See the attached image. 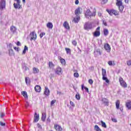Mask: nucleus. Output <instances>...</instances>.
<instances>
[{"instance_id": "obj_1", "label": "nucleus", "mask_w": 131, "mask_h": 131, "mask_svg": "<svg viewBox=\"0 0 131 131\" xmlns=\"http://www.w3.org/2000/svg\"><path fill=\"white\" fill-rule=\"evenodd\" d=\"M116 6L118 7L119 12L122 13L123 12V9H124V6L122 5V0H116Z\"/></svg>"}, {"instance_id": "obj_2", "label": "nucleus", "mask_w": 131, "mask_h": 131, "mask_svg": "<svg viewBox=\"0 0 131 131\" xmlns=\"http://www.w3.org/2000/svg\"><path fill=\"white\" fill-rule=\"evenodd\" d=\"M85 16L87 19H91L92 17H95V16H96V12L92 13L91 10L88 9L85 14Z\"/></svg>"}, {"instance_id": "obj_3", "label": "nucleus", "mask_w": 131, "mask_h": 131, "mask_svg": "<svg viewBox=\"0 0 131 131\" xmlns=\"http://www.w3.org/2000/svg\"><path fill=\"white\" fill-rule=\"evenodd\" d=\"M83 28L84 30H87L88 31L91 30V29H93V23L90 21L85 23Z\"/></svg>"}, {"instance_id": "obj_4", "label": "nucleus", "mask_w": 131, "mask_h": 131, "mask_svg": "<svg viewBox=\"0 0 131 131\" xmlns=\"http://www.w3.org/2000/svg\"><path fill=\"white\" fill-rule=\"evenodd\" d=\"M102 75L103 80H105L106 83H109V80L107 78V73L106 72V70L102 69Z\"/></svg>"}, {"instance_id": "obj_5", "label": "nucleus", "mask_w": 131, "mask_h": 131, "mask_svg": "<svg viewBox=\"0 0 131 131\" xmlns=\"http://www.w3.org/2000/svg\"><path fill=\"white\" fill-rule=\"evenodd\" d=\"M106 11L107 13H108L109 15L111 16H112L113 15H115V16H117L118 15L119 12L118 11L115 10H109V9H106Z\"/></svg>"}, {"instance_id": "obj_6", "label": "nucleus", "mask_w": 131, "mask_h": 131, "mask_svg": "<svg viewBox=\"0 0 131 131\" xmlns=\"http://www.w3.org/2000/svg\"><path fill=\"white\" fill-rule=\"evenodd\" d=\"M119 82L121 86H122V88H127V84H126V82H125V81L123 80V78H122V77H120Z\"/></svg>"}, {"instance_id": "obj_7", "label": "nucleus", "mask_w": 131, "mask_h": 131, "mask_svg": "<svg viewBox=\"0 0 131 131\" xmlns=\"http://www.w3.org/2000/svg\"><path fill=\"white\" fill-rule=\"evenodd\" d=\"M100 35H101V32H100V27H98L94 32L93 36L95 37H98Z\"/></svg>"}, {"instance_id": "obj_8", "label": "nucleus", "mask_w": 131, "mask_h": 131, "mask_svg": "<svg viewBox=\"0 0 131 131\" xmlns=\"http://www.w3.org/2000/svg\"><path fill=\"white\" fill-rule=\"evenodd\" d=\"M30 36L31 37L30 40H35L36 39V33L35 31L32 32L30 34Z\"/></svg>"}, {"instance_id": "obj_9", "label": "nucleus", "mask_w": 131, "mask_h": 131, "mask_svg": "<svg viewBox=\"0 0 131 131\" xmlns=\"http://www.w3.org/2000/svg\"><path fill=\"white\" fill-rule=\"evenodd\" d=\"M6 8V0H0V10L2 11Z\"/></svg>"}, {"instance_id": "obj_10", "label": "nucleus", "mask_w": 131, "mask_h": 131, "mask_svg": "<svg viewBox=\"0 0 131 131\" xmlns=\"http://www.w3.org/2000/svg\"><path fill=\"white\" fill-rule=\"evenodd\" d=\"M55 73L58 75H61L62 73H63V72L62 71V68L60 67H57L56 69Z\"/></svg>"}, {"instance_id": "obj_11", "label": "nucleus", "mask_w": 131, "mask_h": 131, "mask_svg": "<svg viewBox=\"0 0 131 131\" xmlns=\"http://www.w3.org/2000/svg\"><path fill=\"white\" fill-rule=\"evenodd\" d=\"M102 53H101V50L100 49H96L94 51V56L95 57H98V56H101Z\"/></svg>"}, {"instance_id": "obj_12", "label": "nucleus", "mask_w": 131, "mask_h": 131, "mask_svg": "<svg viewBox=\"0 0 131 131\" xmlns=\"http://www.w3.org/2000/svg\"><path fill=\"white\" fill-rule=\"evenodd\" d=\"M39 120V115L37 113H35L34 118V122H37Z\"/></svg>"}, {"instance_id": "obj_13", "label": "nucleus", "mask_w": 131, "mask_h": 131, "mask_svg": "<svg viewBox=\"0 0 131 131\" xmlns=\"http://www.w3.org/2000/svg\"><path fill=\"white\" fill-rule=\"evenodd\" d=\"M54 128L56 130L58 131H62L63 129H62V127L58 124L54 125Z\"/></svg>"}, {"instance_id": "obj_14", "label": "nucleus", "mask_w": 131, "mask_h": 131, "mask_svg": "<svg viewBox=\"0 0 131 131\" xmlns=\"http://www.w3.org/2000/svg\"><path fill=\"white\" fill-rule=\"evenodd\" d=\"M101 101L103 102V104L106 105V106H108V105H109V100H108L106 98H103Z\"/></svg>"}, {"instance_id": "obj_15", "label": "nucleus", "mask_w": 131, "mask_h": 131, "mask_svg": "<svg viewBox=\"0 0 131 131\" xmlns=\"http://www.w3.org/2000/svg\"><path fill=\"white\" fill-rule=\"evenodd\" d=\"M34 90L35 92H37V93H40V92L41 91V87L38 85H37L35 86Z\"/></svg>"}, {"instance_id": "obj_16", "label": "nucleus", "mask_w": 131, "mask_h": 131, "mask_svg": "<svg viewBox=\"0 0 131 131\" xmlns=\"http://www.w3.org/2000/svg\"><path fill=\"white\" fill-rule=\"evenodd\" d=\"M80 20V16L79 15H76V17H75L74 18L73 21L75 23H78Z\"/></svg>"}, {"instance_id": "obj_17", "label": "nucleus", "mask_w": 131, "mask_h": 131, "mask_svg": "<svg viewBox=\"0 0 131 131\" xmlns=\"http://www.w3.org/2000/svg\"><path fill=\"white\" fill-rule=\"evenodd\" d=\"M81 13L80 12V8H77L75 11V15L76 16H79Z\"/></svg>"}, {"instance_id": "obj_18", "label": "nucleus", "mask_w": 131, "mask_h": 131, "mask_svg": "<svg viewBox=\"0 0 131 131\" xmlns=\"http://www.w3.org/2000/svg\"><path fill=\"white\" fill-rule=\"evenodd\" d=\"M63 26L66 29H70V27H69V24L67 21H64L63 23Z\"/></svg>"}, {"instance_id": "obj_19", "label": "nucleus", "mask_w": 131, "mask_h": 131, "mask_svg": "<svg viewBox=\"0 0 131 131\" xmlns=\"http://www.w3.org/2000/svg\"><path fill=\"white\" fill-rule=\"evenodd\" d=\"M22 68L24 70V71H27V70L29 69L28 67H26V64L25 63V62L22 63Z\"/></svg>"}, {"instance_id": "obj_20", "label": "nucleus", "mask_w": 131, "mask_h": 131, "mask_svg": "<svg viewBox=\"0 0 131 131\" xmlns=\"http://www.w3.org/2000/svg\"><path fill=\"white\" fill-rule=\"evenodd\" d=\"M104 49L106 50V51H110V50H111V47H110L109 43L104 45Z\"/></svg>"}, {"instance_id": "obj_21", "label": "nucleus", "mask_w": 131, "mask_h": 131, "mask_svg": "<svg viewBox=\"0 0 131 131\" xmlns=\"http://www.w3.org/2000/svg\"><path fill=\"white\" fill-rule=\"evenodd\" d=\"M47 28H49V29H53V23L49 22L47 24Z\"/></svg>"}, {"instance_id": "obj_22", "label": "nucleus", "mask_w": 131, "mask_h": 131, "mask_svg": "<svg viewBox=\"0 0 131 131\" xmlns=\"http://www.w3.org/2000/svg\"><path fill=\"white\" fill-rule=\"evenodd\" d=\"M46 118H47V115L46 114V113H43L42 114L41 120L43 122H45V121H46Z\"/></svg>"}, {"instance_id": "obj_23", "label": "nucleus", "mask_w": 131, "mask_h": 131, "mask_svg": "<svg viewBox=\"0 0 131 131\" xmlns=\"http://www.w3.org/2000/svg\"><path fill=\"white\" fill-rule=\"evenodd\" d=\"M45 95L46 96H49L50 95V90L47 87L45 88V91L44 92Z\"/></svg>"}, {"instance_id": "obj_24", "label": "nucleus", "mask_w": 131, "mask_h": 131, "mask_svg": "<svg viewBox=\"0 0 131 131\" xmlns=\"http://www.w3.org/2000/svg\"><path fill=\"white\" fill-rule=\"evenodd\" d=\"M103 34L105 36H107V35H108V34H109V31L108 30V29H104V30H103Z\"/></svg>"}, {"instance_id": "obj_25", "label": "nucleus", "mask_w": 131, "mask_h": 131, "mask_svg": "<svg viewBox=\"0 0 131 131\" xmlns=\"http://www.w3.org/2000/svg\"><path fill=\"white\" fill-rule=\"evenodd\" d=\"M21 94L23 95V96H24V98H25V99H28V96L27 95V92H25V91H23L21 92Z\"/></svg>"}, {"instance_id": "obj_26", "label": "nucleus", "mask_w": 131, "mask_h": 131, "mask_svg": "<svg viewBox=\"0 0 131 131\" xmlns=\"http://www.w3.org/2000/svg\"><path fill=\"white\" fill-rule=\"evenodd\" d=\"M120 105V101L117 100L116 102V107L117 109H119Z\"/></svg>"}, {"instance_id": "obj_27", "label": "nucleus", "mask_w": 131, "mask_h": 131, "mask_svg": "<svg viewBox=\"0 0 131 131\" xmlns=\"http://www.w3.org/2000/svg\"><path fill=\"white\" fill-rule=\"evenodd\" d=\"M94 129L96 131H102V130L101 129V128H100V127H99V126H98V125H95Z\"/></svg>"}, {"instance_id": "obj_28", "label": "nucleus", "mask_w": 131, "mask_h": 131, "mask_svg": "<svg viewBox=\"0 0 131 131\" xmlns=\"http://www.w3.org/2000/svg\"><path fill=\"white\" fill-rule=\"evenodd\" d=\"M25 81L26 83H27V84H30L31 81H30V79L28 77H26L25 78Z\"/></svg>"}, {"instance_id": "obj_29", "label": "nucleus", "mask_w": 131, "mask_h": 131, "mask_svg": "<svg viewBox=\"0 0 131 131\" xmlns=\"http://www.w3.org/2000/svg\"><path fill=\"white\" fill-rule=\"evenodd\" d=\"M101 126L104 127V128H107V125H106V123L104 122L103 121H101Z\"/></svg>"}, {"instance_id": "obj_30", "label": "nucleus", "mask_w": 131, "mask_h": 131, "mask_svg": "<svg viewBox=\"0 0 131 131\" xmlns=\"http://www.w3.org/2000/svg\"><path fill=\"white\" fill-rule=\"evenodd\" d=\"M10 30L12 32L15 33V32H16V27L14 26H11L10 28Z\"/></svg>"}, {"instance_id": "obj_31", "label": "nucleus", "mask_w": 131, "mask_h": 131, "mask_svg": "<svg viewBox=\"0 0 131 131\" xmlns=\"http://www.w3.org/2000/svg\"><path fill=\"white\" fill-rule=\"evenodd\" d=\"M26 51H28V47H27V46H25L24 49L23 51V55H25V54H26Z\"/></svg>"}, {"instance_id": "obj_32", "label": "nucleus", "mask_w": 131, "mask_h": 131, "mask_svg": "<svg viewBox=\"0 0 131 131\" xmlns=\"http://www.w3.org/2000/svg\"><path fill=\"white\" fill-rule=\"evenodd\" d=\"M9 56H14V52L13 49H9Z\"/></svg>"}, {"instance_id": "obj_33", "label": "nucleus", "mask_w": 131, "mask_h": 131, "mask_svg": "<svg viewBox=\"0 0 131 131\" xmlns=\"http://www.w3.org/2000/svg\"><path fill=\"white\" fill-rule=\"evenodd\" d=\"M55 66V65L54 64V63H53V62L52 61H50L49 62V67L50 68L52 69Z\"/></svg>"}, {"instance_id": "obj_34", "label": "nucleus", "mask_w": 131, "mask_h": 131, "mask_svg": "<svg viewBox=\"0 0 131 131\" xmlns=\"http://www.w3.org/2000/svg\"><path fill=\"white\" fill-rule=\"evenodd\" d=\"M126 107L128 109H130L131 108V101L126 103Z\"/></svg>"}, {"instance_id": "obj_35", "label": "nucleus", "mask_w": 131, "mask_h": 131, "mask_svg": "<svg viewBox=\"0 0 131 131\" xmlns=\"http://www.w3.org/2000/svg\"><path fill=\"white\" fill-rule=\"evenodd\" d=\"M107 63H108V65H110V66H112V65H115V62L112 60L108 61Z\"/></svg>"}, {"instance_id": "obj_36", "label": "nucleus", "mask_w": 131, "mask_h": 131, "mask_svg": "<svg viewBox=\"0 0 131 131\" xmlns=\"http://www.w3.org/2000/svg\"><path fill=\"white\" fill-rule=\"evenodd\" d=\"M38 71H39L38 69H37L36 68H34V69H33V73H34L35 74H36V73H38Z\"/></svg>"}, {"instance_id": "obj_37", "label": "nucleus", "mask_w": 131, "mask_h": 131, "mask_svg": "<svg viewBox=\"0 0 131 131\" xmlns=\"http://www.w3.org/2000/svg\"><path fill=\"white\" fill-rule=\"evenodd\" d=\"M75 98L77 99V100H80V95H79V93H77L76 94Z\"/></svg>"}, {"instance_id": "obj_38", "label": "nucleus", "mask_w": 131, "mask_h": 131, "mask_svg": "<svg viewBox=\"0 0 131 131\" xmlns=\"http://www.w3.org/2000/svg\"><path fill=\"white\" fill-rule=\"evenodd\" d=\"M65 50L67 52V54H71V50L70 49L66 48Z\"/></svg>"}, {"instance_id": "obj_39", "label": "nucleus", "mask_w": 131, "mask_h": 131, "mask_svg": "<svg viewBox=\"0 0 131 131\" xmlns=\"http://www.w3.org/2000/svg\"><path fill=\"white\" fill-rule=\"evenodd\" d=\"M8 49H10V50L12 49V48H13V46L12 43H9L8 45H7Z\"/></svg>"}, {"instance_id": "obj_40", "label": "nucleus", "mask_w": 131, "mask_h": 131, "mask_svg": "<svg viewBox=\"0 0 131 131\" xmlns=\"http://www.w3.org/2000/svg\"><path fill=\"white\" fill-rule=\"evenodd\" d=\"M74 77H76L77 78L79 77V74L78 73H74Z\"/></svg>"}, {"instance_id": "obj_41", "label": "nucleus", "mask_w": 131, "mask_h": 131, "mask_svg": "<svg viewBox=\"0 0 131 131\" xmlns=\"http://www.w3.org/2000/svg\"><path fill=\"white\" fill-rule=\"evenodd\" d=\"M60 63H61V64H65V59H64L63 58H61L60 59Z\"/></svg>"}, {"instance_id": "obj_42", "label": "nucleus", "mask_w": 131, "mask_h": 131, "mask_svg": "<svg viewBox=\"0 0 131 131\" xmlns=\"http://www.w3.org/2000/svg\"><path fill=\"white\" fill-rule=\"evenodd\" d=\"M72 45H73V46H74L75 47H76V46L77 45V42L76 40H73L72 41Z\"/></svg>"}, {"instance_id": "obj_43", "label": "nucleus", "mask_w": 131, "mask_h": 131, "mask_svg": "<svg viewBox=\"0 0 131 131\" xmlns=\"http://www.w3.org/2000/svg\"><path fill=\"white\" fill-rule=\"evenodd\" d=\"M17 9H22V5H20V3L17 4Z\"/></svg>"}, {"instance_id": "obj_44", "label": "nucleus", "mask_w": 131, "mask_h": 131, "mask_svg": "<svg viewBox=\"0 0 131 131\" xmlns=\"http://www.w3.org/2000/svg\"><path fill=\"white\" fill-rule=\"evenodd\" d=\"M43 35H46V33H45V32H42L40 34V38H42V37L43 36Z\"/></svg>"}, {"instance_id": "obj_45", "label": "nucleus", "mask_w": 131, "mask_h": 131, "mask_svg": "<svg viewBox=\"0 0 131 131\" xmlns=\"http://www.w3.org/2000/svg\"><path fill=\"white\" fill-rule=\"evenodd\" d=\"M70 104L72 107H75V104H74V103H73V102L71 101Z\"/></svg>"}, {"instance_id": "obj_46", "label": "nucleus", "mask_w": 131, "mask_h": 131, "mask_svg": "<svg viewBox=\"0 0 131 131\" xmlns=\"http://www.w3.org/2000/svg\"><path fill=\"white\" fill-rule=\"evenodd\" d=\"M93 82L94 81H93L92 79L89 80V83H90V84H93Z\"/></svg>"}, {"instance_id": "obj_47", "label": "nucleus", "mask_w": 131, "mask_h": 131, "mask_svg": "<svg viewBox=\"0 0 131 131\" xmlns=\"http://www.w3.org/2000/svg\"><path fill=\"white\" fill-rule=\"evenodd\" d=\"M56 103V100H52L51 102V106H53Z\"/></svg>"}, {"instance_id": "obj_48", "label": "nucleus", "mask_w": 131, "mask_h": 131, "mask_svg": "<svg viewBox=\"0 0 131 131\" xmlns=\"http://www.w3.org/2000/svg\"><path fill=\"white\" fill-rule=\"evenodd\" d=\"M89 70H91V71H93V70H95V68L94 67H90Z\"/></svg>"}, {"instance_id": "obj_49", "label": "nucleus", "mask_w": 131, "mask_h": 131, "mask_svg": "<svg viewBox=\"0 0 131 131\" xmlns=\"http://www.w3.org/2000/svg\"><path fill=\"white\" fill-rule=\"evenodd\" d=\"M0 125H1V126H6V123L0 122Z\"/></svg>"}, {"instance_id": "obj_50", "label": "nucleus", "mask_w": 131, "mask_h": 131, "mask_svg": "<svg viewBox=\"0 0 131 131\" xmlns=\"http://www.w3.org/2000/svg\"><path fill=\"white\" fill-rule=\"evenodd\" d=\"M127 65H128V66H131V60L127 61Z\"/></svg>"}, {"instance_id": "obj_51", "label": "nucleus", "mask_w": 131, "mask_h": 131, "mask_svg": "<svg viewBox=\"0 0 131 131\" xmlns=\"http://www.w3.org/2000/svg\"><path fill=\"white\" fill-rule=\"evenodd\" d=\"M5 115H6V114H5L4 113H1V118H3L4 117V116H5Z\"/></svg>"}, {"instance_id": "obj_52", "label": "nucleus", "mask_w": 131, "mask_h": 131, "mask_svg": "<svg viewBox=\"0 0 131 131\" xmlns=\"http://www.w3.org/2000/svg\"><path fill=\"white\" fill-rule=\"evenodd\" d=\"M47 123H50L51 122V119H50V117H48L47 119Z\"/></svg>"}, {"instance_id": "obj_53", "label": "nucleus", "mask_w": 131, "mask_h": 131, "mask_svg": "<svg viewBox=\"0 0 131 131\" xmlns=\"http://www.w3.org/2000/svg\"><path fill=\"white\" fill-rule=\"evenodd\" d=\"M102 23L104 26H107V23L105 20H103Z\"/></svg>"}, {"instance_id": "obj_54", "label": "nucleus", "mask_w": 131, "mask_h": 131, "mask_svg": "<svg viewBox=\"0 0 131 131\" xmlns=\"http://www.w3.org/2000/svg\"><path fill=\"white\" fill-rule=\"evenodd\" d=\"M112 121H113L114 122H117V120L116 118H113Z\"/></svg>"}, {"instance_id": "obj_55", "label": "nucleus", "mask_w": 131, "mask_h": 131, "mask_svg": "<svg viewBox=\"0 0 131 131\" xmlns=\"http://www.w3.org/2000/svg\"><path fill=\"white\" fill-rule=\"evenodd\" d=\"M84 88L85 90L86 91V92L87 93H89V88H86V87H84Z\"/></svg>"}, {"instance_id": "obj_56", "label": "nucleus", "mask_w": 131, "mask_h": 131, "mask_svg": "<svg viewBox=\"0 0 131 131\" xmlns=\"http://www.w3.org/2000/svg\"><path fill=\"white\" fill-rule=\"evenodd\" d=\"M75 4V5H78V4H79V1L78 0H76Z\"/></svg>"}, {"instance_id": "obj_57", "label": "nucleus", "mask_w": 131, "mask_h": 131, "mask_svg": "<svg viewBox=\"0 0 131 131\" xmlns=\"http://www.w3.org/2000/svg\"><path fill=\"white\" fill-rule=\"evenodd\" d=\"M57 95H59V96H61L62 95V93L61 92L57 91Z\"/></svg>"}, {"instance_id": "obj_58", "label": "nucleus", "mask_w": 131, "mask_h": 131, "mask_svg": "<svg viewBox=\"0 0 131 131\" xmlns=\"http://www.w3.org/2000/svg\"><path fill=\"white\" fill-rule=\"evenodd\" d=\"M17 46H21V43L20 42V41H17Z\"/></svg>"}, {"instance_id": "obj_59", "label": "nucleus", "mask_w": 131, "mask_h": 131, "mask_svg": "<svg viewBox=\"0 0 131 131\" xmlns=\"http://www.w3.org/2000/svg\"><path fill=\"white\" fill-rule=\"evenodd\" d=\"M14 7L15 8V9H17V4L16 3H14Z\"/></svg>"}, {"instance_id": "obj_60", "label": "nucleus", "mask_w": 131, "mask_h": 131, "mask_svg": "<svg viewBox=\"0 0 131 131\" xmlns=\"http://www.w3.org/2000/svg\"><path fill=\"white\" fill-rule=\"evenodd\" d=\"M29 106V103L28 102H27V103L26 104V107L27 108Z\"/></svg>"}, {"instance_id": "obj_61", "label": "nucleus", "mask_w": 131, "mask_h": 131, "mask_svg": "<svg viewBox=\"0 0 131 131\" xmlns=\"http://www.w3.org/2000/svg\"><path fill=\"white\" fill-rule=\"evenodd\" d=\"M20 3H21V1L20 0H17V4H20Z\"/></svg>"}, {"instance_id": "obj_62", "label": "nucleus", "mask_w": 131, "mask_h": 131, "mask_svg": "<svg viewBox=\"0 0 131 131\" xmlns=\"http://www.w3.org/2000/svg\"><path fill=\"white\" fill-rule=\"evenodd\" d=\"M120 111H121V112H122L123 108L120 107Z\"/></svg>"}, {"instance_id": "obj_63", "label": "nucleus", "mask_w": 131, "mask_h": 131, "mask_svg": "<svg viewBox=\"0 0 131 131\" xmlns=\"http://www.w3.org/2000/svg\"><path fill=\"white\" fill-rule=\"evenodd\" d=\"M104 3H107L108 0H103Z\"/></svg>"}, {"instance_id": "obj_64", "label": "nucleus", "mask_w": 131, "mask_h": 131, "mask_svg": "<svg viewBox=\"0 0 131 131\" xmlns=\"http://www.w3.org/2000/svg\"><path fill=\"white\" fill-rule=\"evenodd\" d=\"M18 51H20V48H17V51L18 52Z\"/></svg>"}]
</instances>
